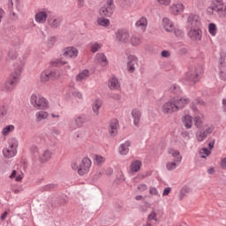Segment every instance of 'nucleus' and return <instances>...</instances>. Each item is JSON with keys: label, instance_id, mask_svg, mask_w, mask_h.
Segmentation results:
<instances>
[{"label": "nucleus", "instance_id": "obj_1", "mask_svg": "<svg viewBox=\"0 0 226 226\" xmlns=\"http://www.w3.org/2000/svg\"><path fill=\"white\" fill-rule=\"evenodd\" d=\"M211 5L207 8V13L213 15L217 13L220 19H226V2L225 0H210Z\"/></svg>", "mask_w": 226, "mask_h": 226}, {"label": "nucleus", "instance_id": "obj_30", "mask_svg": "<svg viewBox=\"0 0 226 226\" xmlns=\"http://www.w3.org/2000/svg\"><path fill=\"white\" fill-rule=\"evenodd\" d=\"M45 119H49V113L45 109L39 110L35 113L36 123H41Z\"/></svg>", "mask_w": 226, "mask_h": 226}, {"label": "nucleus", "instance_id": "obj_11", "mask_svg": "<svg viewBox=\"0 0 226 226\" xmlns=\"http://www.w3.org/2000/svg\"><path fill=\"white\" fill-rule=\"evenodd\" d=\"M201 22H200V16L194 14V13H190L187 16V20H186V26L185 28H191V27H200Z\"/></svg>", "mask_w": 226, "mask_h": 226}, {"label": "nucleus", "instance_id": "obj_58", "mask_svg": "<svg viewBox=\"0 0 226 226\" xmlns=\"http://www.w3.org/2000/svg\"><path fill=\"white\" fill-rule=\"evenodd\" d=\"M139 192H146L147 190V185L146 184H140L138 185Z\"/></svg>", "mask_w": 226, "mask_h": 226}, {"label": "nucleus", "instance_id": "obj_16", "mask_svg": "<svg viewBox=\"0 0 226 226\" xmlns=\"http://www.w3.org/2000/svg\"><path fill=\"white\" fill-rule=\"evenodd\" d=\"M86 123V117L84 115L76 116L73 117L72 122L70 124L71 130H77V128H82Z\"/></svg>", "mask_w": 226, "mask_h": 226}, {"label": "nucleus", "instance_id": "obj_36", "mask_svg": "<svg viewBox=\"0 0 226 226\" xmlns=\"http://www.w3.org/2000/svg\"><path fill=\"white\" fill-rule=\"evenodd\" d=\"M182 123L187 130H190V128H192L193 125V117H192L190 115H185L182 117Z\"/></svg>", "mask_w": 226, "mask_h": 226}, {"label": "nucleus", "instance_id": "obj_48", "mask_svg": "<svg viewBox=\"0 0 226 226\" xmlns=\"http://www.w3.org/2000/svg\"><path fill=\"white\" fill-rule=\"evenodd\" d=\"M57 188V185L56 184H48L41 187L43 192H52V190H56Z\"/></svg>", "mask_w": 226, "mask_h": 226}, {"label": "nucleus", "instance_id": "obj_27", "mask_svg": "<svg viewBox=\"0 0 226 226\" xmlns=\"http://www.w3.org/2000/svg\"><path fill=\"white\" fill-rule=\"evenodd\" d=\"M162 26L168 33H172V31H174V22L169 18L162 19Z\"/></svg>", "mask_w": 226, "mask_h": 226}, {"label": "nucleus", "instance_id": "obj_34", "mask_svg": "<svg viewBox=\"0 0 226 226\" xmlns=\"http://www.w3.org/2000/svg\"><path fill=\"white\" fill-rule=\"evenodd\" d=\"M168 153L169 154H171L173 158H175L174 162H177V163H181V162H183V156L179 151L175 150L174 148H169Z\"/></svg>", "mask_w": 226, "mask_h": 226}, {"label": "nucleus", "instance_id": "obj_57", "mask_svg": "<svg viewBox=\"0 0 226 226\" xmlns=\"http://www.w3.org/2000/svg\"><path fill=\"white\" fill-rule=\"evenodd\" d=\"M178 53L181 54L182 56L185 54H188V48L186 46H182L179 49Z\"/></svg>", "mask_w": 226, "mask_h": 226}, {"label": "nucleus", "instance_id": "obj_54", "mask_svg": "<svg viewBox=\"0 0 226 226\" xmlns=\"http://www.w3.org/2000/svg\"><path fill=\"white\" fill-rule=\"evenodd\" d=\"M149 193L152 195V197H160V192H158V189L156 187H151L149 189Z\"/></svg>", "mask_w": 226, "mask_h": 226}, {"label": "nucleus", "instance_id": "obj_42", "mask_svg": "<svg viewBox=\"0 0 226 226\" xmlns=\"http://www.w3.org/2000/svg\"><path fill=\"white\" fill-rule=\"evenodd\" d=\"M190 193H192V189H190V187L188 186H184L179 192V197H181V199L185 198V197H188V195H190Z\"/></svg>", "mask_w": 226, "mask_h": 226}, {"label": "nucleus", "instance_id": "obj_6", "mask_svg": "<svg viewBox=\"0 0 226 226\" xmlns=\"http://www.w3.org/2000/svg\"><path fill=\"white\" fill-rule=\"evenodd\" d=\"M10 43L14 48H11L9 49L6 60L9 63H11V61H15V59H17V57H19V53L17 52V47H19V45H20V41L19 40L18 37H15L13 39L10 40Z\"/></svg>", "mask_w": 226, "mask_h": 226}, {"label": "nucleus", "instance_id": "obj_62", "mask_svg": "<svg viewBox=\"0 0 226 226\" xmlns=\"http://www.w3.org/2000/svg\"><path fill=\"white\" fill-rule=\"evenodd\" d=\"M162 57H170V53L168 50H163L161 53Z\"/></svg>", "mask_w": 226, "mask_h": 226}, {"label": "nucleus", "instance_id": "obj_47", "mask_svg": "<svg viewBox=\"0 0 226 226\" xmlns=\"http://www.w3.org/2000/svg\"><path fill=\"white\" fill-rule=\"evenodd\" d=\"M208 33L211 34V36H216L218 30L216 29V25L215 23H210L208 25Z\"/></svg>", "mask_w": 226, "mask_h": 226}, {"label": "nucleus", "instance_id": "obj_56", "mask_svg": "<svg viewBox=\"0 0 226 226\" xmlns=\"http://www.w3.org/2000/svg\"><path fill=\"white\" fill-rule=\"evenodd\" d=\"M175 35L177 38H183L185 36V32H183L181 29H175Z\"/></svg>", "mask_w": 226, "mask_h": 226}, {"label": "nucleus", "instance_id": "obj_53", "mask_svg": "<svg viewBox=\"0 0 226 226\" xmlns=\"http://www.w3.org/2000/svg\"><path fill=\"white\" fill-rule=\"evenodd\" d=\"M56 41H57L56 36H50L48 38V47L52 48L53 45H56Z\"/></svg>", "mask_w": 226, "mask_h": 226}, {"label": "nucleus", "instance_id": "obj_24", "mask_svg": "<svg viewBox=\"0 0 226 226\" xmlns=\"http://www.w3.org/2000/svg\"><path fill=\"white\" fill-rule=\"evenodd\" d=\"M108 87H109V89L111 91H117V89H119V87H121L119 79H117V78H116V76L111 77L108 81Z\"/></svg>", "mask_w": 226, "mask_h": 226}, {"label": "nucleus", "instance_id": "obj_29", "mask_svg": "<svg viewBox=\"0 0 226 226\" xmlns=\"http://www.w3.org/2000/svg\"><path fill=\"white\" fill-rule=\"evenodd\" d=\"M135 64H137V56H129L127 62V70L130 73H133L135 72Z\"/></svg>", "mask_w": 226, "mask_h": 226}, {"label": "nucleus", "instance_id": "obj_15", "mask_svg": "<svg viewBox=\"0 0 226 226\" xmlns=\"http://www.w3.org/2000/svg\"><path fill=\"white\" fill-rule=\"evenodd\" d=\"M47 24L51 29H59L63 24V18L56 15H51L48 18Z\"/></svg>", "mask_w": 226, "mask_h": 226}, {"label": "nucleus", "instance_id": "obj_33", "mask_svg": "<svg viewBox=\"0 0 226 226\" xmlns=\"http://www.w3.org/2000/svg\"><path fill=\"white\" fill-rule=\"evenodd\" d=\"M95 61L101 64V66H107L109 64V60L107 59V56L103 53H98L95 56Z\"/></svg>", "mask_w": 226, "mask_h": 226}, {"label": "nucleus", "instance_id": "obj_8", "mask_svg": "<svg viewBox=\"0 0 226 226\" xmlns=\"http://www.w3.org/2000/svg\"><path fill=\"white\" fill-rule=\"evenodd\" d=\"M187 36L192 41H200L202 40V29L200 26L186 28Z\"/></svg>", "mask_w": 226, "mask_h": 226}, {"label": "nucleus", "instance_id": "obj_45", "mask_svg": "<svg viewBox=\"0 0 226 226\" xmlns=\"http://www.w3.org/2000/svg\"><path fill=\"white\" fill-rule=\"evenodd\" d=\"M180 163H177V162L173 161V162H168L166 163V169L167 170L172 171V170H176L177 169V166Z\"/></svg>", "mask_w": 226, "mask_h": 226}, {"label": "nucleus", "instance_id": "obj_55", "mask_svg": "<svg viewBox=\"0 0 226 226\" xmlns=\"http://www.w3.org/2000/svg\"><path fill=\"white\" fill-rule=\"evenodd\" d=\"M226 54L225 52L220 53L219 65L223 66L225 64Z\"/></svg>", "mask_w": 226, "mask_h": 226}, {"label": "nucleus", "instance_id": "obj_61", "mask_svg": "<svg viewBox=\"0 0 226 226\" xmlns=\"http://www.w3.org/2000/svg\"><path fill=\"white\" fill-rule=\"evenodd\" d=\"M72 94L73 96H75V98H78L79 100H82V93L79 91H74Z\"/></svg>", "mask_w": 226, "mask_h": 226}, {"label": "nucleus", "instance_id": "obj_2", "mask_svg": "<svg viewBox=\"0 0 226 226\" xmlns=\"http://www.w3.org/2000/svg\"><path fill=\"white\" fill-rule=\"evenodd\" d=\"M22 77V67H17L8 77L4 84V88L6 91H13Z\"/></svg>", "mask_w": 226, "mask_h": 226}, {"label": "nucleus", "instance_id": "obj_37", "mask_svg": "<svg viewBox=\"0 0 226 226\" xmlns=\"http://www.w3.org/2000/svg\"><path fill=\"white\" fill-rule=\"evenodd\" d=\"M87 79H89V70L85 69L79 72L76 76V82H84V80H87Z\"/></svg>", "mask_w": 226, "mask_h": 226}, {"label": "nucleus", "instance_id": "obj_7", "mask_svg": "<svg viewBox=\"0 0 226 226\" xmlns=\"http://www.w3.org/2000/svg\"><path fill=\"white\" fill-rule=\"evenodd\" d=\"M115 8L114 0H106L104 6L99 10V15L101 17H112Z\"/></svg>", "mask_w": 226, "mask_h": 226}, {"label": "nucleus", "instance_id": "obj_59", "mask_svg": "<svg viewBox=\"0 0 226 226\" xmlns=\"http://www.w3.org/2000/svg\"><path fill=\"white\" fill-rule=\"evenodd\" d=\"M170 192H172V189L170 187L164 188V190L162 192V197H167V195H169V193H170Z\"/></svg>", "mask_w": 226, "mask_h": 226}, {"label": "nucleus", "instance_id": "obj_10", "mask_svg": "<svg viewBox=\"0 0 226 226\" xmlns=\"http://www.w3.org/2000/svg\"><path fill=\"white\" fill-rule=\"evenodd\" d=\"M115 40L118 43H130V32L126 29H119L115 33Z\"/></svg>", "mask_w": 226, "mask_h": 226}, {"label": "nucleus", "instance_id": "obj_60", "mask_svg": "<svg viewBox=\"0 0 226 226\" xmlns=\"http://www.w3.org/2000/svg\"><path fill=\"white\" fill-rule=\"evenodd\" d=\"M219 78L221 79V80H223V82H225V80H226V72H223V71H220Z\"/></svg>", "mask_w": 226, "mask_h": 226}, {"label": "nucleus", "instance_id": "obj_4", "mask_svg": "<svg viewBox=\"0 0 226 226\" xmlns=\"http://www.w3.org/2000/svg\"><path fill=\"white\" fill-rule=\"evenodd\" d=\"M91 165V160L87 157H84L79 164L75 161L72 162L71 167L73 170H76L79 176H84L89 172Z\"/></svg>", "mask_w": 226, "mask_h": 226}, {"label": "nucleus", "instance_id": "obj_50", "mask_svg": "<svg viewBox=\"0 0 226 226\" xmlns=\"http://www.w3.org/2000/svg\"><path fill=\"white\" fill-rule=\"evenodd\" d=\"M170 91L174 94H181V87L176 84L170 87Z\"/></svg>", "mask_w": 226, "mask_h": 226}, {"label": "nucleus", "instance_id": "obj_3", "mask_svg": "<svg viewBox=\"0 0 226 226\" xmlns=\"http://www.w3.org/2000/svg\"><path fill=\"white\" fill-rule=\"evenodd\" d=\"M30 103L36 110H47L50 107L47 98L34 94L30 97Z\"/></svg>", "mask_w": 226, "mask_h": 226}, {"label": "nucleus", "instance_id": "obj_20", "mask_svg": "<svg viewBox=\"0 0 226 226\" xmlns=\"http://www.w3.org/2000/svg\"><path fill=\"white\" fill-rule=\"evenodd\" d=\"M34 20L37 24H45L49 20V11L47 10L37 11L34 15Z\"/></svg>", "mask_w": 226, "mask_h": 226}, {"label": "nucleus", "instance_id": "obj_22", "mask_svg": "<svg viewBox=\"0 0 226 226\" xmlns=\"http://www.w3.org/2000/svg\"><path fill=\"white\" fill-rule=\"evenodd\" d=\"M132 147V141L125 140L124 143H121L118 147V154L121 156H126L130 153V147Z\"/></svg>", "mask_w": 226, "mask_h": 226}, {"label": "nucleus", "instance_id": "obj_39", "mask_svg": "<svg viewBox=\"0 0 226 226\" xmlns=\"http://www.w3.org/2000/svg\"><path fill=\"white\" fill-rule=\"evenodd\" d=\"M129 41L132 47H139L142 43V38L137 34H133L131 38L129 37Z\"/></svg>", "mask_w": 226, "mask_h": 226}, {"label": "nucleus", "instance_id": "obj_46", "mask_svg": "<svg viewBox=\"0 0 226 226\" xmlns=\"http://www.w3.org/2000/svg\"><path fill=\"white\" fill-rule=\"evenodd\" d=\"M102 45L99 42H92L90 44V50L91 52H93V54L98 52V50H100V49H102Z\"/></svg>", "mask_w": 226, "mask_h": 226}, {"label": "nucleus", "instance_id": "obj_23", "mask_svg": "<svg viewBox=\"0 0 226 226\" xmlns=\"http://www.w3.org/2000/svg\"><path fill=\"white\" fill-rule=\"evenodd\" d=\"M50 63L52 66H64L65 72L72 70V65L61 58L53 59Z\"/></svg>", "mask_w": 226, "mask_h": 226}, {"label": "nucleus", "instance_id": "obj_9", "mask_svg": "<svg viewBox=\"0 0 226 226\" xmlns=\"http://www.w3.org/2000/svg\"><path fill=\"white\" fill-rule=\"evenodd\" d=\"M50 79H59V74H57V71H51L49 69H46L41 72L40 82H41V84L49 82Z\"/></svg>", "mask_w": 226, "mask_h": 226}, {"label": "nucleus", "instance_id": "obj_51", "mask_svg": "<svg viewBox=\"0 0 226 226\" xmlns=\"http://www.w3.org/2000/svg\"><path fill=\"white\" fill-rule=\"evenodd\" d=\"M10 109L8 106H3L0 108V117H6V116L9 114Z\"/></svg>", "mask_w": 226, "mask_h": 226}, {"label": "nucleus", "instance_id": "obj_18", "mask_svg": "<svg viewBox=\"0 0 226 226\" xmlns=\"http://www.w3.org/2000/svg\"><path fill=\"white\" fill-rule=\"evenodd\" d=\"M173 100L175 102L177 110H183V109L185 108L188 103H190V98L187 96L173 97Z\"/></svg>", "mask_w": 226, "mask_h": 226}, {"label": "nucleus", "instance_id": "obj_13", "mask_svg": "<svg viewBox=\"0 0 226 226\" xmlns=\"http://www.w3.org/2000/svg\"><path fill=\"white\" fill-rule=\"evenodd\" d=\"M62 56L65 59H76L79 56V49L73 46H69L62 49Z\"/></svg>", "mask_w": 226, "mask_h": 226}, {"label": "nucleus", "instance_id": "obj_40", "mask_svg": "<svg viewBox=\"0 0 226 226\" xmlns=\"http://www.w3.org/2000/svg\"><path fill=\"white\" fill-rule=\"evenodd\" d=\"M141 167H142V162L139 160L132 162L130 165L131 171L132 172H139Z\"/></svg>", "mask_w": 226, "mask_h": 226}, {"label": "nucleus", "instance_id": "obj_41", "mask_svg": "<svg viewBox=\"0 0 226 226\" xmlns=\"http://www.w3.org/2000/svg\"><path fill=\"white\" fill-rule=\"evenodd\" d=\"M93 160L95 165H102V163H105V157L100 154H94Z\"/></svg>", "mask_w": 226, "mask_h": 226}, {"label": "nucleus", "instance_id": "obj_19", "mask_svg": "<svg viewBox=\"0 0 226 226\" xmlns=\"http://www.w3.org/2000/svg\"><path fill=\"white\" fill-rule=\"evenodd\" d=\"M169 11L171 15H181L185 11V5L182 3H173L169 7Z\"/></svg>", "mask_w": 226, "mask_h": 226}, {"label": "nucleus", "instance_id": "obj_28", "mask_svg": "<svg viewBox=\"0 0 226 226\" xmlns=\"http://www.w3.org/2000/svg\"><path fill=\"white\" fill-rule=\"evenodd\" d=\"M132 117L133 119L134 126L139 128V124H140V117H142V112H140L138 109H134L132 111Z\"/></svg>", "mask_w": 226, "mask_h": 226}, {"label": "nucleus", "instance_id": "obj_43", "mask_svg": "<svg viewBox=\"0 0 226 226\" xmlns=\"http://www.w3.org/2000/svg\"><path fill=\"white\" fill-rule=\"evenodd\" d=\"M97 23L102 26V27H109L110 26V20L107 19L105 18H98L97 19Z\"/></svg>", "mask_w": 226, "mask_h": 226}, {"label": "nucleus", "instance_id": "obj_49", "mask_svg": "<svg viewBox=\"0 0 226 226\" xmlns=\"http://www.w3.org/2000/svg\"><path fill=\"white\" fill-rule=\"evenodd\" d=\"M209 154H211V150H209V148L203 147L200 150V158H207Z\"/></svg>", "mask_w": 226, "mask_h": 226}, {"label": "nucleus", "instance_id": "obj_32", "mask_svg": "<svg viewBox=\"0 0 226 226\" xmlns=\"http://www.w3.org/2000/svg\"><path fill=\"white\" fill-rule=\"evenodd\" d=\"M52 158V151L46 149L43 151L42 154L39 156V162L41 163H47Z\"/></svg>", "mask_w": 226, "mask_h": 226}, {"label": "nucleus", "instance_id": "obj_38", "mask_svg": "<svg viewBox=\"0 0 226 226\" xmlns=\"http://www.w3.org/2000/svg\"><path fill=\"white\" fill-rule=\"evenodd\" d=\"M193 122L196 128H202V124H204V115H194Z\"/></svg>", "mask_w": 226, "mask_h": 226}, {"label": "nucleus", "instance_id": "obj_35", "mask_svg": "<svg viewBox=\"0 0 226 226\" xmlns=\"http://www.w3.org/2000/svg\"><path fill=\"white\" fill-rule=\"evenodd\" d=\"M103 103L102 102V100L96 99L95 101L93 102L92 103V110L94 116H99L100 115V109L102 108V105Z\"/></svg>", "mask_w": 226, "mask_h": 226}, {"label": "nucleus", "instance_id": "obj_17", "mask_svg": "<svg viewBox=\"0 0 226 226\" xmlns=\"http://www.w3.org/2000/svg\"><path fill=\"white\" fill-rule=\"evenodd\" d=\"M148 221L158 222L163 218V209L153 208L151 213L147 215Z\"/></svg>", "mask_w": 226, "mask_h": 226}, {"label": "nucleus", "instance_id": "obj_52", "mask_svg": "<svg viewBox=\"0 0 226 226\" xmlns=\"http://www.w3.org/2000/svg\"><path fill=\"white\" fill-rule=\"evenodd\" d=\"M160 6H170L172 0H155Z\"/></svg>", "mask_w": 226, "mask_h": 226}, {"label": "nucleus", "instance_id": "obj_21", "mask_svg": "<svg viewBox=\"0 0 226 226\" xmlns=\"http://www.w3.org/2000/svg\"><path fill=\"white\" fill-rule=\"evenodd\" d=\"M212 133H213V128L207 127L204 131H200V130L196 132V139L198 142H204V139H207V137H209V135H211Z\"/></svg>", "mask_w": 226, "mask_h": 226}, {"label": "nucleus", "instance_id": "obj_26", "mask_svg": "<svg viewBox=\"0 0 226 226\" xmlns=\"http://www.w3.org/2000/svg\"><path fill=\"white\" fill-rule=\"evenodd\" d=\"M119 125V122L117 119H113L109 122V133L111 137H116L117 135V126Z\"/></svg>", "mask_w": 226, "mask_h": 226}, {"label": "nucleus", "instance_id": "obj_14", "mask_svg": "<svg viewBox=\"0 0 226 226\" xmlns=\"http://www.w3.org/2000/svg\"><path fill=\"white\" fill-rule=\"evenodd\" d=\"M162 111L163 114H172L174 112H177V108L173 97L162 104Z\"/></svg>", "mask_w": 226, "mask_h": 226}, {"label": "nucleus", "instance_id": "obj_63", "mask_svg": "<svg viewBox=\"0 0 226 226\" xmlns=\"http://www.w3.org/2000/svg\"><path fill=\"white\" fill-rule=\"evenodd\" d=\"M221 167H222V169L226 170V157H224L221 160Z\"/></svg>", "mask_w": 226, "mask_h": 226}, {"label": "nucleus", "instance_id": "obj_64", "mask_svg": "<svg viewBox=\"0 0 226 226\" xmlns=\"http://www.w3.org/2000/svg\"><path fill=\"white\" fill-rule=\"evenodd\" d=\"M222 110L223 112H226V99H222Z\"/></svg>", "mask_w": 226, "mask_h": 226}, {"label": "nucleus", "instance_id": "obj_31", "mask_svg": "<svg viewBox=\"0 0 226 226\" xmlns=\"http://www.w3.org/2000/svg\"><path fill=\"white\" fill-rule=\"evenodd\" d=\"M10 179H14L17 182H20L24 179V173L20 170H14L11 171L10 175Z\"/></svg>", "mask_w": 226, "mask_h": 226}, {"label": "nucleus", "instance_id": "obj_44", "mask_svg": "<svg viewBox=\"0 0 226 226\" xmlns=\"http://www.w3.org/2000/svg\"><path fill=\"white\" fill-rule=\"evenodd\" d=\"M14 131H15V125L10 124V125L5 126L2 130V134L6 137V135H10V133H11V132H14Z\"/></svg>", "mask_w": 226, "mask_h": 226}, {"label": "nucleus", "instance_id": "obj_5", "mask_svg": "<svg viewBox=\"0 0 226 226\" xmlns=\"http://www.w3.org/2000/svg\"><path fill=\"white\" fill-rule=\"evenodd\" d=\"M17 149H19V140L15 138H11L7 142V147L3 149L4 158H13L17 156Z\"/></svg>", "mask_w": 226, "mask_h": 226}, {"label": "nucleus", "instance_id": "obj_12", "mask_svg": "<svg viewBox=\"0 0 226 226\" xmlns=\"http://www.w3.org/2000/svg\"><path fill=\"white\" fill-rule=\"evenodd\" d=\"M200 75H202V69H195L194 71H189L185 74V80L187 82H192V84H195V82H199V79H200Z\"/></svg>", "mask_w": 226, "mask_h": 226}, {"label": "nucleus", "instance_id": "obj_25", "mask_svg": "<svg viewBox=\"0 0 226 226\" xmlns=\"http://www.w3.org/2000/svg\"><path fill=\"white\" fill-rule=\"evenodd\" d=\"M135 26H136L137 29H139V31H142V33H144L146 31V29H147V18L141 17L140 19H139L136 21Z\"/></svg>", "mask_w": 226, "mask_h": 226}]
</instances>
